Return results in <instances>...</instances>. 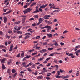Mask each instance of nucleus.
Listing matches in <instances>:
<instances>
[{
	"instance_id": "f257e3e1",
	"label": "nucleus",
	"mask_w": 80,
	"mask_h": 80,
	"mask_svg": "<svg viewBox=\"0 0 80 80\" xmlns=\"http://www.w3.org/2000/svg\"><path fill=\"white\" fill-rule=\"evenodd\" d=\"M32 10V9H31L30 8H29L26 9L25 11H24L23 12H24V14H26L30 12Z\"/></svg>"
},
{
	"instance_id": "f03ea898",
	"label": "nucleus",
	"mask_w": 80,
	"mask_h": 80,
	"mask_svg": "<svg viewBox=\"0 0 80 80\" xmlns=\"http://www.w3.org/2000/svg\"><path fill=\"white\" fill-rule=\"evenodd\" d=\"M47 50L46 49H44L42 50H40L39 52L41 53H43L44 52H46Z\"/></svg>"
},
{
	"instance_id": "7ed1b4c3",
	"label": "nucleus",
	"mask_w": 80,
	"mask_h": 80,
	"mask_svg": "<svg viewBox=\"0 0 80 80\" xmlns=\"http://www.w3.org/2000/svg\"><path fill=\"white\" fill-rule=\"evenodd\" d=\"M75 48L74 49L75 51H77V50H78V48H80V45L77 46L75 47Z\"/></svg>"
},
{
	"instance_id": "20e7f679",
	"label": "nucleus",
	"mask_w": 80,
	"mask_h": 80,
	"mask_svg": "<svg viewBox=\"0 0 80 80\" xmlns=\"http://www.w3.org/2000/svg\"><path fill=\"white\" fill-rule=\"evenodd\" d=\"M3 18L4 23H6L7 21V18L5 17H4Z\"/></svg>"
},
{
	"instance_id": "39448f33",
	"label": "nucleus",
	"mask_w": 80,
	"mask_h": 80,
	"mask_svg": "<svg viewBox=\"0 0 80 80\" xmlns=\"http://www.w3.org/2000/svg\"><path fill=\"white\" fill-rule=\"evenodd\" d=\"M52 28L51 27H49L48 28V29H47V31L48 32H50V30H51V29Z\"/></svg>"
},
{
	"instance_id": "423d86ee",
	"label": "nucleus",
	"mask_w": 80,
	"mask_h": 80,
	"mask_svg": "<svg viewBox=\"0 0 80 80\" xmlns=\"http://www.w3.org/2000/svg\"><path fill=\"white\" fill-rule=\"evenodd\" d=\"M5 48V46L3 45H0V48L2 49V48Z\"/></svg>"
},
{
	"instance_id": "0eeeda50",
	"label": "nucleus",
	"mask_w": 80,
	"mask_h": 80,
	"mask_svg": "<svg viewBox=\"0 0 80 80\" xmlns=\"http://www.w3.org/2000/svg\"><path fill=\"white\" fill-rule=\"evenodd\" d=\"M47 35L48 36L49 38H51V37H52L53 36V35L51 34H48Z\"/></svg>"
},
{
	"instance_id": "6e6552de",
	"label": "nucleus",
	"mask_w": 80,
	"mask_h": 80,
	"mask_svg": "<svg viewBox=\"0 0 80 80\" xmlns=\"http://www.w3.org/2000/svg\"><path fill=\"white\" fill-rule=\"evenodd\" d=\"M44 57H42V58H40V59H39L38 61H41L42 60H43V59H44Z\"/></svg>"
},
{
	"instance_id": "1a4fd4ad",
	"label": "nucleus",
	"mask_w": 80,
	"mask_h": 80,
	"mask_svg": "<svg viewBox=\"0 0 80 80\" xmlns=\"http://www.w3.org/2000/svg\"><path fill=\"white\" fill-rule=\"evenodd\" d=\"M42 75L41 76H39L37 77V79H42Z\"/></svg>"
},
{
	"instance_id": "9d476101",
	"label": "nucleus",
	"mask_w": 80,
	"mask_h": 80,
	"mask_svg": "<svg viewBox=\"0 0 80 80\" xmlns=\"http://www.w3.org/2000/svg\"><path fill=\"white\" fill-rule=\"evenodd\" d=\"M11 60L10 59V60H9L8 61V65H10V64L11 63Z\"/></svg>"
},
{
	"instance_id": "9b49d317",
	"label": "nucleus",
	"mask_w": 80,
	"mask_h": 80,
	"mask_svg": "<svg viewBox=\"0 0 80 80\" xmlns=\"http://www.w3.org/2000/svg\"><path fill=\"white\" fill-rule=\"evenodd\" d=\"M17 33L18 34H20V35L22 34V32L20 31H18L17 32Z\"/></svg>"
},
{
	"instance_id": "f8f14e48",
	"label": "nucleus",
	"mask_w": 80,
	"mask_h": 80,
	"mask_svg": "<svg viewBox=\"0 0 80 80\" xmlns=\"http://www.w3.org/2000/svg\"><path fill=\"white\" fill-rule=\"evenodd\" d=\"M2 69L3 70H4V69H6V67H5V65L3 64H2Z\"/></svg>"
},
{
	"instance_id": "ddd939ff",
	"label": "nucleus",
	"mask_w": 80,
	"mask_h": 80,
	"mask_svg": "<svg viewBox=\"0 0 80 80\" xmlns=\"http://www.w3.org/2000/svg\"><path fill=\"white\" fill-rule=\"evenodd\" d=\"M6 60V58H4L3 59H2V60L1 61V62L2 63H4V61H5Z\"/></svg>"
},
{
	"instance_id": "4468645a",
	"label": "nucleus",
	"mask_w": 80,
	"mask_h": 80,
	"mask_svg": "<svg viewBox=\"0 0 80 80\" xmlns=\"http://www.w3.org/2000/svg\"><path fill=\"white\" fill-rule=\"evenodd\" d=\"M55 77L57 78H60V76H59L58 75L55 76Z\"/></svg>"
},
{
	"instance_id": "2eb2a0df",
	"label": "nucleus",
	"mask_w": 80,
	"mask_h": 80,
	"mask_svg": "<svg viewBox=\"0 0 80 80\" xmlns=\"http://www.w3.org/2000/svg\"><path fill=\"white\" fill-rule=\"evenodd\" d=\"M30 36L29 35H27L25 37V40H26L27 38H29Z\"/></svg>"
},
{
	"instance_id": "dca6fc26",
	"label": "nucleus",
	"mask_w": 80,
	"mask_h": 80,
	"mask_svg": "<svg viewBox=\"0 0 80 80\" xmlns=\"http://www.w3.org/2000/svg\"><path fill=\"white\" fill-rule=\"evenodd\" d=\"M45 69H46L45 68H43V72H48V71L46 70Z\"/></svg>"
},
{
	"instance_id": "f3484780",
	"label": "nucleus",
	"mask_w": 80,
	"mask_h": 80,
	"mask_svg": "<svg viewBox=\"0 0 80 80\" xmlns=\"http://www.w3.org/2000/svg\"><path fill=\"white\" fill-rule=\"evenodd\" d=\"M22 65L24 67H26V62H23L22 63Z\"/></svg>"
},
{
	"instance_id": "a211bd4d",
	"label": "nucleus",
	"mask_w": 80,
	"mask_h": 80,
	"mask_svg": "<svg viewBox=\"0 0 80 80\" xmlns=\"http://www.w3.org/2000/svg\"><path fill=\"white\" fill-rule=\"evenodd\" d=\"M55 6H54L52 7V8H53V9H60L59 8H55Z\"/></svg>"
},
{
	"instance_id": "6ab92c4d",
	"label": "nucleus",
	"mask_w": 80,
	"mask_h": 80,
	"mask_svg": "<svg viewBox=\"0 0 80 80\" xmlns=\"http://www.w3.org/2000/svg\"><path fill=\"white\" fill-rule=\"evenodd\" d=\"M39 22L41 23V22H42L43 21V20H42V19L41 18H40L39 19Z\"/></svg>"
},
{
	"instance_id": "aec40b11",
	"label": "nucleus",
	"mask_w": 80,
	"mask_h": 80,
	"mask_svg": "<svg viewBox=\"0 0 80 80\" xmlns=\"http://www.w3.org/2000/svg\"><path fill=\"white\" fill-rule=\"evenodd\" d=\"M60 72L59 71H57V73H56V75H60Z\"/></svg>"
},
{
	"instance_id": "412c9836",
	"label": "nucleus",
	"mask_w": 80,
	"mask_h": 80,
	"mask_svg": "<svg viewBox=\"0 0 80 80\" xmlns=\"http://www.w3.org/2000/svg\"><path fill=\"white\" fill-rule=\"evenodd\" d=\"M63 72H65V70H62L61 69H60L59 71V72H60L62 73H63Z\"/></svg>"
},
{
	"instance_id": "4be33fe9",
	"label": "nucleus",
	"mask_w": 80,
	"mask_h": 80,
	"mask_svg": "<svg viewBox=\"0 0 80 80\" xmlns=\"http://www.w3.org/2000/svg\"><path fill=\"white\" fill-rule=\"evenodd\" d=\"M12 72L13 73H15L16 72V71L15 69H13L12 70Z\"/></svg>"
},
{
	"instance_id": "5701e85b",
	"label": "nucleus",
	"mask_w": 80,
	"mask_h": 80,
	"mask_svg": "<svg viewBox=\"0 0 80 80\" xmlns=\"http://www.w3.org/2000/svg\"><path fill=\"white\" fill-rule=\"evenodd\" d=\"M30 57H31V56H29L28 55H27V56L25 57V58H29Z\"/></svg>"
},
{
	"instance_id": "b1692460",
	"label": "nucleus",
	"mask_w": 80,
	"mask_h": 80,
	"mask_svg": "<svg viewBox=\"0 0 80 80\" xmlns=\"http://www.w3.org/2000/svg\"><path fill=\"white\" fill-rule=\"evenodd\" d=\"M36 4V3L35 2V3H33L31 5V7H32L33 6H34Z\"/></svg>"
},
{
	"instance_id": "393cba45",
	"label": "nucleus",
	"mask_w": 80,
	"mask_h": 80,
	"mask_svg": "<svg viewBox=\"0 0 80 80\" xmlns=\"http://www.w3.org/2000/svg\"><path fill=\"white\" fill-rule=\"evenodd\" d=\"M6 38H8V39H9L10 38V36H8V35L6 34Z\"/></svg>"
},
{
	"instance_id": "a878e982",
	"label": "nucleus",
	"mask_w": 80,
	"mask_h": 80,
	"mask_svg": "<svg viewBox=\"0 0 80 80\" xmlns=\"http://www.w3.org/2000/svg\"><path fill=\"white\" fill-rule=\"evenodd\" d=\"M39 12V10H36L35 11L33 12V13H37L38 12Z\"/></svg>"
},
{
	"instance_id": "bb28decb",
	"label": "nucleus",
	"mask_w": 80,
	"mask_h": 80,
	"mask_svg": "<svg viewBox=\"0 0 80 80\" xmlns=\"http://www.w3.org/2000/svg\"><path fill=\"white\" fill-rule=\"evenodd\" d=\"M54 45L55 46H58V44L57 42H56L54 43Z\"/></svg>"
},
{
	"instance_id": "cd10ccee",
	"label": "nucleus",
	"mask_w": 80,
	"mask_h": 80,
	"mask_svg": "<svg viewBox=\"0 0 80 80\" xmlns=\"http://www.w3.org/2000/svg\"><path fill=\"white\" fill-rule=\"evenodd\" d=\"M70 76L68 75H67L66 76H64V78H68Z\"/></svg>"
},
{
	"instance_id": "c85d7f7f",
	"label": "nucleus",
	"mask_w": 80,
	"mask_h": 80,
	"mask_svg": "<svg viewBox=\"0 0 80 80\" xmlns=\"http://www.w3.org/2000/svg\"><path fill=\"white\" fill-rule=\"evenodd\" d=\"M45 8V5H42L40 6L41 8Z\"/></svg>"
},
{
	"instance_id": "c756f323",
	"label": "nucleus",
	"mask_w": 80,
	"mask_h": 80,
	"mask_svg": "<svg viewBox=\"0 0 80 80\" xmlns=\"http://www.w3.org/2000/svg\"><path fill=\"white\" fill-rule=\"evenodd\" d=\"M80 53V50H78L75 52V53Z\"/></svg>"
},
{
	"instance_id": "7c9ffc66",
	"label": "nucleus",
	"mask_w": 80,
	"mask_h": 80,
	"mask_svg": "<svg viewBox=\"0 0 80 80\" xmlns=\"http://www.w3.org/2000/svg\"><path fill=\"white\" fill-rule=\"evenodd\" d=\"M54 53H52V54H50L49 55V56L50 57H52V56H54Z\"/></svg>"
},
{
	"instance_id": "2f4dec72",
	"label": "nucleus",
	"mask_w": 80,
	"mask_h": 80,
	"mask_svg": "<svg viewBox=\"0 0 80 80\" xmlns=\"http://www.w3.org/2000/svg\"><path fill=\"white\" fill-rule=\"evenodd\" d=\"M50 59H51V57H49L47 58L46 59V61H48Z\"/></svg>"
},
{
	"instance_id": "473e14b6",
	"label": "nucleus",
	"mask_w": 80,
	"mask_h": 80,
	"mask_svg": "<svg viewBox=\"0 0 80 80\" xmlns=\"http://www.w3.org/2000/svg\"><path fill=\"white\" fill-rule=\"evenodd\" d=\"M54 62H55V63H57L58 62V60H56V59H54Z\"/></svg>"
},
{
	"instance_id": "72a5a7b5",
	"label": "nucleus",
	"mask_w": 80,
	"mask_h": 80,
	"mask_svg": "<svg viewBox=\"0 0 80 80\" xmlns=\"http://www.w3.org/2000/svg\"><path fill=\"white\" fill-rule=\"evenodd\" d=\"M68 31L67 30H65L64 32H63V34H65V33H66L68 32Z\"/></svg>"
},
{
	"instance_id": "f704fd0d",
	"label": "nucleus",
	"mask_w": 80,
	"mask_h": 80,
	"mask_svg": "<svg viewBox=\"0 0 80 80\" xmlns=\"http://www.w3.org/2000/svg\"><path fill=\"white\" fill-rule=\"evenodd\" d=\"M29 27H30L29 26H28L25 27H24L23 28V29H25L28 28Z\"/></svg>"
},
{
	"instance_id": "c9c22d12",
	"label": "nucleus",
	"mask_w": 80,
	"mask_h": 80,
	"mask_svg": "<svg viewBox=\"0 0 80 80\" xmlns=\"http://www.w3.org/2000/svg\"><path fill=\"white\" fill-rule=\"evenodd\" d=\"M38 54V52H34L32 54V55H37Z\"/></svg>"
},
{
	"instance_id": "e433bc0d",
	"label": "nucleus",
	"mask_w": 80,
	"mask_h": 80,
	"mask_svg": "<svg viewBox=\"0 0 80 80\" xmlns=\"http://www.w3.org/2000/svg\"><path fill=\"white\" fill-rule=\"evenodd\" d=\"M51 16L50 15H45L43 17L46 18L47 17H50Z\"/></svg>"
},
{
	"instance_id": "4c0bfd02",
	"label": "nucleus",
	"mask_w": 80,
	"mask_h": 80,
	"mask_svg": "<svg viewBox=\"0 0 80 80\" xmlns=\"http://www.w3.org/2000/svg\"><path fill=\"white\" fill-rule=\"evenodd\" d=\"M22 28V26H19L18 28L17 29L18 31H19L20 29Z\"/></svg>"
},
{
	"instance_id": "58836bf2",
	"label": "nucleus",
	"mask_w": 80,
	"mask_h": 80,
	"mask_svg": "<svg viewBox=\"0 0 80 80\" xmlns=\"http://www.w3.org/2000/svg\"><path fill=\"white\" fill-rule=\"evenodd\" d=\"M60 78L64 79V76H60Z\"/></svg>"
},
{
	"instance_id": "ea45409f",
	"label": "nucleus",
	"mask_w": 80,
	"mask_h": 80,
	"mask_svg": "<svg viewBox=\"0 0 80 80\" xmlns=\"http://www.w3.org/2000/svg\"><path fill=\"white\" fill-rule=\"evenodd\" d=\"M46 79L47 80H50V78L49 77H46Z\"/></svg>"
},
{
	"instance_id": "a19ab883",
	"label": "nucleus",
	"mask_w": 80,
	"mask_h": 80,
	"mask_svg": "<svg viewBox=\"0 0 80 80\" xmlns=\"http://www.w3.org/2000/svg\"><path fill=\"white\" fill-rule=\"evenodd\" d=\"M41 38L40 36H37L36 38V39H39V38Z\"/></svg>"
},
{
	"instance_id": "79ce46f5",
	"label": "nucleus",
	"mask_w": 80,
	"mask_h": 80,
	"mask_svg": "<svg viewBox=\"0 0 80 80\" xmlns=\"http://www.w3.org/2000/svg\"><path fill=\"white\" fill-rule=\"evenodd\" d=\"M11 72V70L10 69H9L8 70L7 72L8 73H9Z\"/></svg>"
},
{
	"instance_id": "37998d69",
	"label": "nucleus",
	"mask_w": 80,
	"mask_h": 80,
	"mask_svg": "<svg viewBox=\"0 0 80 80\" xmlns=\"http://www.w3.org/2000/svg\"><path fill=\"white\" fill-rule=\"evenodd\" d=\"M48 42H45L43 43V45H47Z\"/></svg>"
},
{
	"instance_id": "c03bdc74",
	"label": "nucleus",
	"mask_w": 80,
	"mask_h": 80,
	"mask_svg": "<svg viewBox=\"0 0 80 80\" xmlns=\"http://www.w3.org/2000/svg\"><path fill=\"white\" fill-rule=\"evenodd\" d=\"M60 11V10H54V12H59Z\"/></svg>"
},
{
	"instance_id": "a18cd8bd",
	"label": "nucleus",
	"mask_w": 80,
	"mask_h": 80,
	"mask_svg": "<svg viewBox=\"0 0 80 80\" xmlns=\"http://www.w3.org/2000/svg\"><path fill=\"white\" fill-rule=\"evenodd\" d=\"M36 49H38V50H40L41 49V48L40 47H36Z\"/></svg>"
},
{
	"instance_id": "49530a36",
	"label": "nucleus",
	"mask_w": 80,
	"mask_h": 80,
	"mask_svg": "<svg viewBox=\"0 0 80 80\" xmlns=\"http://www.w3.org/2000/svg\"><path fill=\"white\" fill-rule=\"evenodd\" d=\"M50 26H45V28H49Z\"/></svg>"
},
{
	"instance_id": "de8ad7c7",
	"label": "nucleus",
	"mask_w": 80,
	"mask_h": 80,
	"mask_svg": "<svg viewBox=\"0 0 80 80\" xmlns=\"http://www.w3.org/2000/svg\"><path fill=\"white\" fill-rule=\"evenodd\" d=\"M24 55V53L23 52L21 54V56L22 57H23Z\"/></svg>"
},
{
	"instance_id": "09e8293b",
	"label": "nucleus",
	"mask_w": 80,
	"mask_h": 80,
	"mask_svg": "<svg viewBox=\"0 0 80 80\" xmlns=\"http://www.w3.org/2000/svg\"><path fill=\"white\" fill-rule=\"evenodd\" d=\"M20 53H19L16 56L17 57H20Z\"/></svg>"
},
{
	"instance_id": "8fccbe9b",
	"label": "nucleus",
	"mask_w": 80,
	"mask_h": 80,
	"mask_svg": "<svg viewBox=\"0 0 80 80\" xmlns=\"http://www.w3.org/2000/svg\"><path fill=\"white\" fill-rule=\"evenodd\" d=\"M60 44H61V46H62L63 45H64V43L62 42L60 43Z\"/></svg>"
},
{
	"instance_id": "3c124183",
	"label": "nucleus",
	"mask_w": 80,
	"mask_h": 80,
	"mask_svg": "<svg viewBox=\"0 0 80 80\" xmlns=\"http://www.w3.org/2000/svg\"><path fill=\"white\" fill-rule=\"evenodd\" d=\"M53 48H48V50H53Z\"/></svg>"
},
{
	"instance_id": "603ef678",
	"label": "nucleus",
	"mask_w": 80,
	"mask_h": 80,
	"mask_svg": "<svg viewBox=\"0 0 80 80\" xmlns=\"http://www.w3.org/2000/svg\"><path fill=\"white\" fill-rule=\"evenodd\" d=\"M34 17L35 18H38L39 17L38 15H36L34 16Z\"/></svg>"
},
{
	"instance_id": "864d4df0",
	"label": "nucleus",
	"mask_w": 80,
	"mask_h": 80,
	"mask_svg": "<svg viewBox=\"0 0 80 80\" xmlns=\"http://www.w3.org/2000/svg\"><path fill=\"white\" fill-rule=\"evenodd\" d=\"M12 12V11L11 10H10L9 11H8V12H7V14H9V13H10V12Z\"/></svg>"
},
{
	"instance_id": "5fc2aeb1",
	"label": "nucleus",
	"mask_w": 80,
	"mask_h": 80,
	"mask_svg": "<svg viewBox=\"0 0 80 80\" xmlns=\"http://www.w3.org/2000/svg\"><path fill=\"white\" fill-rule=\"evenodd\" d=\"M73 54L72 53H70L69 54V56H73Z\"/></svg>"
},
{
	"instance_id": "6e6d98bb",
	"label": "nucleus",
	"mask_w": 80,
	"mask_h": 80,
	"mask_svg": "<svg viewBox=\"0 0 80 80\" xmlns=\"http://www.w3.org/2000/svg\"><path fill=\"white\" fill-rule=\"evenodd\" d=\"M20 73L21 74H24V72L23 71H22L20 72Z\"/></svg>"
},
{
	"instance_id": "4d7b16f0",
	"label": "nucleus",
	"mask_w": 80,
	"mask_h": 80,
	"mask_svg": "<svg viewBox=\"0 0 80 80\" xmlns=\"http://www.w3.org/2000/svg\"><path fill=\"white\" fill-rule=\"evenodd\" d=\"M4 56L6 57H8V54H5Z\"/></svg>"
},
{
	"instance_id": "13d9d810",
	"label": "nucleus",
	"mask_w": 80,
	"mask_h": 80,
	"mask_svg": "<svg viewBox=\"0 0 80 80\" xmlns=\"http://www.w3.org/2000/svg\"><path fill=\"white\" fill-rule=\"evenodd\" d=\"M41 32H44V33H46V30H43Z\"/></svg>"
},
{
	"instance_id": "bf43d9fd",
	"label": "nucleus",
	"mask_w": 80,
	"mask_h": 80,
	"mask_svg": "<svg viewBox=\"0 0 80 80\" xmlns=\"http://www.w3.org/2000/svg\"><path fill=\"white\" fill-rule=\"evenodd\" d=\"M3 33L1 31H0V35H2V34H3Z\"/></svg>"
},
{
	"instance_id": "052dcab7",
	"label": "nucleus",
	"mask_w": 80,
	"mask_h": 80,
	"mask_svg": "<svg viewBox=\"0 0 80 80\" xmlns=\"http://www.w3.org/2000/svg\"><path fill=\"white\" fill-rule=\"evenodd\" d=\"M2 51H3V52H6V49H2Z\"/></svg>"
},
{
	"instance_id": "680f3d73",
	"label": "nucleus",
	"mask_w": 80,
	"mask_h": 80,
	"mask_svg": "<svg viewBox=\"0 0 80 80\" xmlns=\"http://www.w3.org/2000/svg\"><path fill=\"white\" fill-rule=\"evenodd\" d=\"M32 68H35V64L32 65Z\"/></svg>"
},
{
	"instance_id": "e2e57ef3",
	"label": "nucleus",
	"mask_w": 80,
	"mask_h": 80,
	"mask_svg": "<svg viewBox=\"0 0 80 80\" xmlns=\"http://www.w3.org/2000/svg\"><path fill=\"white\" fill-rule=\"evenodd\" d=\"M10 48H13V44H12L11 46H10Z\"/></svg>"
},
{
	"instance_id": "0e129e2a",
	"label": "nucleus",
	"mask_w": 80,
	"mask_h": 80,
	"mask_svg": "<svg viewBox=\"0 0 80 80\" xmlns=\"http://www.w3.org/2000/svg\"><path fill=\"white\" fill-rule=\"evenodd\" d=\"M18 28V26H16L15 27L14 29L15 30H17L16 29Z\"/></svg>"
},
{
	"instance_id": "69168bd1",
	"label": "nucleus",
	"mask_w": 80,
	"mask_h": 80,
	"mask_svg": "<svg viewBox=\"0 0 80 80\" xmlns=\"http://www.w3.org/2000/svg\"><path fill=\"white\" fill-rule=\"evenodd\" d=\"M48 24H52V22L51 21H49L48 22Z\"/></svg>"
},
{
	"instance_id": "338daca9",
	"label": "nucleus",
	"mask_w": 80,
	"mask_h": 80,
	"mask_svg": "<svg viewBox=\"0 0 80 80\" xmlns=\"http://www.w3.org/2000/svg\"><path fill=\"white\" fill-rule=\"evenodd\" d=\"M34 18H30V19H29V20H30V21H32V20H34Z\"/></svg>"
},
{
	"instance_id": "774afa93",
	"label": "nucleus",
	"mask_w": 80,
	"mask_h": 80,
	"mask_svg": "<svg viewBox=\"0 0 80 80\" xmlns=\"http://www.w3.org/2000/svg\"><path fill=\"white\" fill-rule=\"evenodd\" d=\"M12 31L10 30L9 31L8 33L9 34L12 33Z\"/></svg>"
}]
</instances>
